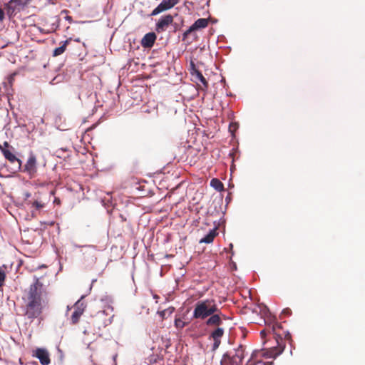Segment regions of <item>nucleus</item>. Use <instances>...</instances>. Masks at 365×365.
<instances>
[{
	"instance_id": "nucleus-1",
	"label": "nucleus",
	"mask_w": 365,
	"mask_h": 365,
	"mask_svg": "<svg viewBox=\"0 0 365 365\" xmlns=\"http://www.w3.org/2000/svg\"><path fill=\"white\" fill-rule=\"evenodd\" d=\"M22 300L25 307V315L31 319L38 317L48 305L46 292L43 289V283L37 277H34V282L24 290Z\"/></svg>"
},
{
	"instance_id": "nucleus-2",
	"label": "nucleus",
	"mask_w": 365,
	"mask_h": 365,
	"mask_svg": "<svg viewBox=\"0 0 365 365\" xmlns=\"http://www.w3.org/2000/svg\"><path fill=\"white\" fill-rule=\"evenodd\" d=\"M101 301L104 308L103 310L98 312L94 317V322L96 324L98 329L106 327L110 324L114 317L113 314V307L112 306V299L108 297H106L105 298H102Z\"/></svg>"
},
{
	"instance_id": "nucleus-3",
	"label": "nucleus",
	"mask_w": 365,
	"mask_h": 365,
	"mask_svg": "<svg viewBox=\"0 0 365 365\" xmlns=\"http://www.w3.org/2000/svg\"><path fill=\"white\" fill-rule=\"evenodd\" d=\"M219 312L214 299H206L197 302L193 311V318L205 319L207 317Z\"/></svg>"
},
{
	"instance_id": "nucleus-4",
	"label": "nucleus",
	"mask_w": 365,
	"mask_h": 365,
	"mask_svg": "<svg viewBox=\"0 0 365 365\" xmlns=\"http://www.w3.org/2000/svg\"><path fill=\"white\" fill-rule=\"evenodd\" d=\"M245 349L243 346H239L234 350V354L232 352L226 353L223 355L221 360L222 365H241L244 359Z\"/></svg>"
},
{
	"instance_id": "nucleus-5",
	"label": "nucleus",
	"mask_w": 365,
	"mask_h": 365,
	"mask_svg": "<svg viewBox=\"0 0 365 365\" xmlns=\"http://www.w3.org/2000/svg\"><path fill=\"white\" fill-rule=\"evenodd\" d=\"M26 0H10L5 4V9L9 17L14 16L26 4Z\"/></svg>"
},
{
	"instance_id": "nucleus-6",
	"label": "nucleus",
	"mask_w": 365,
	"mask_h": 365,
	"mask_svg": "<svg viewBox=\"0 0 365 365\" xmlns=\"http://www.w3.org/2000/svg\"><path fill=\"white\" fill-rule=\"evenodd\" d=\"M180 0H162L158 6L155 8L151 16H156L163 11H168L179 3Z\"/></svg>"
},
{
	"instance_id": "nucleus-7",
	"label": "nucleus",
	"mask_w": 365,
	"mask_h": 365,
	"mask_svg": "<svg viewBox=\"0 0 365 365\" xmlns=\"http://www.w3.org/2000/svg\"><path fill=\"white\" fill-rule=\"evenodd\" d=\"M208 19L201 18L198 19L197 21L194 22V24L189 27L187 30H186L182 34V39L185 40L189 34L192 32L206 28L208 26Z\"/></svg>"
},
{
	"instance_id": "nucleus-8",
	"label": "nucleus",
	"mask_w": 365,
	"mask_h": 365,
	"mask_svg": "<svg viewBox=\"0 0 365 365\" xmlns=\"http://www.w3.org/2000/svg\"><path fill=\"white\" fill-rule=\"evenodd\" d=\"M279 340L282 341V339L281 337L276 338L277 346L271 348L269 350L263 351L262 354V356L264 358L275 359L277 356L281 354L284 351V346L280 344Z\"/></svg>"
},
{
	"instance_id": "nucleus-9",
	"label": "nucleus",
	"mask_w": 365,
	"mask_h": 365,
	"mask_svg": "<svg viewBox=\"0 0 365 365\" xmlns=\"http://www.w3.org/2000/svg\"><path fill=\"white\" fill-rule=\"evenodd\" d=\"M23 171L26 173H27L29 177L31 178H33L37 171V167H36V156L31 153L25 165Z\"/></svg>"
},
{
	"instance_id": "nucleus-10",
	"label": "nucleus",
	"mask_w": 365,
	"mask_h": 365,
	"mask_svg": "<svg viewBox=\"0 0 365 365\" xmlns=\"http://www.w3.org/2000/svg\"><path fill=\"white\" fill-rule=\"evenodd\" d=\"M1 151L5 158L14 165V170L15 171L20 170L22 163L21 160L17 158L16 155L8 149L1 148Z\"/></svg>"
},
{
	"instance_id": "nucleus-11",
	"label": "nucleus",
	"mask_w": 365,
	"mask_h": 365,
	"mask_svg": "<svg viewBox=\"0 0 365 365\" xmlns=\"http://www.w3.org/2000/svg\"><path fill=\"white\" fill-rule=\"evenodd\" d=\"M173 21V17L170 14L162 16L156 24V31L158 33L166 31L168 26Z\"/></svg>"
},
{
	"instance_id": "nucleus-12",
	"label": "nucleus",
	"mask_w": 365,
	"mask_h": 365,
	"mask_svg": "<svg viewBox=\"0 0 365 365\" xmlns=\"http://www.w3.org/2000/svg\"><path fill=\"white\" fill-rule=\"evenodd\" d=\"M86 306L83 302H81V299L78 300L75 304V310L71 316V322L72 324H76L81 316L83 314L84 312Z\"/></svg>"
},
{
	"instance_id": "nucleus-13",
	"label": "nucleus",
	"mask_w": 365,
	"mask_h": 365,
	"mask_svg": "<svg viewBox=\"0 0 365 365\" xmlns=\"http://www.w3.org/2000/svg\"><path fill=\"white\" fill-rule=\"evenodd\" d=\"M34 356L38 359L42 365H48L51 362L49 354L45 349H37Z\"/></svg>"
},
{
	"instance_id": "nucleus-14",
	"label": "nucleus",
	"mask_w": 365,
	"mask_h": 365,
	"mask_svg": "<svg viewBox=\"0 0 365 365\" xmlns=\"http://www.w3.org/2000/svg\"><path fill=\"white\" fill-rule=\"evenodd\" d=\"M156 35L153 32L146 34L141 40V46L143 48H151L155 43L156 40Z\"/></svg>"
},
{
	"instance_id": "nucleus-15",
	"label": "nucleus",
	"mask_w": 365,
	"mask_h": 365,
	"mask_svg": "<svg viewBox=\"0 0 365 365\" xmlns=\"http://www.w3.org/2000/svg\"><path fill=\"white\" fill-rule=\"evenodd\" d=\"M221 312L219 311L212 315L209 316L210 317L206 321V324L209 327L210 326H220L222 324V320L221 318Z\"/></svg>"
},
{
	"instance_id": "nucleus-16",
	"label": "nucleus",
	"mask_w": 365,
	"mask_h": 365,
	"mask_svg": "<svg viewBox=\"0 0 365 365\" xmlns=\"http://www.w3.org/2000/svg\"><path fill=\"white\" fill-rule=\"evenodd\" d=\"M217 235L216 229L210 230V232L200 240V243H211L213 242V240Z\"/></svg>"
},
{
	"instance_id": "nucleus-17",
	"label": "nucleus",
	"mask_w": 365,
	"mask_h": 365,
	"mask_svg": "<svg viewBox=\"0 0 365 365\" xmlns=\"http://www.w3.org/2000/svg\"><path fill=\"white\" fill-rule=\"evenodd\" d=\"M192 75L195 78L196 80L199 81L204 86L205 88H207L208 83L206 81L205 78L199 71L196 69H193V71L191 73Z\"/></svg>"
},
{
	"instance_id": "nucleus-18",
	"label": "nucleus",
	"mask_w": 365,
	"mask_h": 365,
	"mask_svg": "<svg viewBox=\"0 0 365 365\" xmlns=\"http://www.w3.org/2000/svg\"><path fill=\"white\" fill-rule=\"evenodd\" d=\"M71 41V38L67 39L62 42V45L53 50V56H58L61 55L66 48L67 45L68 44L69 41Z\"/></svg>"
},
{
	"instance_id": "nucleus-19",
	"label": "nucleus",
	"mask_w": 365,
	"mask_h": 365,
	"mask_svg": "<svg viewBox=\"0 0 365 365\" xmlns=\"http://www.w3.org/2000/svg\"><path fill=\"white\" fill-rule=\"evenodd\" d=\"M175 311L174 307H170L168 309H165L162 311H158V314L161 317V319L163 320L170 317Z\"/></svg>"
},
{
	"instance_id": "nucleus-20",
	"label": "nucleus",
	"mask_w": 365,
	"mask_h": 365,
	"mask_svg": "<svg viewBox=\"0 0 365 365\" xmlns=\"http://www.w3.org/2000/svg\"><path fill=\"white\" fill-rule=\"evenodd\" d=\"M224 334V329L220 327H217L215 330H214L211 334V337L213 339H219L220 340L222 336Z\"/></svg>"
},
{
	"instance_id": "nucleus-21",
	"label": "nucleus",
	"mask_w": 365,
	"mask_h": 365,
	"mask_svg": "<svg viewBox=\"0 0 365 365\" xmlns=\"http://www.w3.org/2000/svg\"><path fill=\"white\" fill-rule=\"evenodd\" d=\"M210 185L217 191H220L223 188V184L217 178H213L211 180Z\"/></svg>"
},
{
	"instance_id": "nucleus-22",
	"label": "nucleus",
	"mask_w": 365,
	"mask_h": 365,
	"mask_svg": "<svg viewBox=\"0 0 365 365\" xmlns=\"http://www.w3.org/2000/svg\"><path fill=\"white\" fill-rule=\"evenodd\" d=\"M31 207H34L36 210H40L45 207V204L41 201L34 200L31 202Z\"/></svg>"
},
{
	"instance_id": "nucleus-23",
	"label": "nucleus",
	"mask_w": 365,
	"mask_h": 365,
	"mask_svg": "<svg viewBox=\"0 0 365 365\" xmlns=\"http://www.w3.org/2000/svg\"><path fill=\"white\" fill-rule=\"evenodd\" d=\"M186 326V323L180 319H175V327L178 329H182Z\"/></svg>"
},
{
	"instance_id": "nucleus-24",
	"label": "nucleus",
	"mask_w": 365,
	"mask_h": 365,
	"mask_svg": "<svg viewBox=\"0 0 365 365\" xmlns=\"http://www.w3.org/2000/svg\"><path fill=\"white\" fill-rule=\"evenodd\" d=\"M6 274L4 271L0 267V287L4 284Z\"/></svg>"
},
{
	"instance_id": "nucleus-25",
	"label": "nucleus",
	"mask_w": 365,
	"mask_h": 365,
	"mask_svg": "<svg viewBox=\"0 0 365 365\" xmlns=\"http://www.w3.org/2000/svg\"><path fill=\"white\" fill-rule=\"evenodd\" d=\"M213 340H214V343H213V346H212V349L215 350L219 347L221 341L219 339H213Z\"/></svg>"
},
{
	"instance_id": "nucleus-26",
	"label": "nucleus",
	"mask_w": 365,
	"mask_h": 365,
	"mask_svg": "<svg viewBox=\"0 0 365 365\" xmlns=\"http://www.w3.org/2000/svg\"><path fill=\"white\" fill-rule=\"evenodd\" d=\"M4 19V11L0 8V21H2Z\"/></svg>"
},
{
	"instance_id": "nucleus-27",
	"label": "nucleus",
	"mask_w": 365,
	"mask_h": 365,
	"mask_svg": "<svg viewBox=\"0 0 365 365\" xmlns=\"http://www.w3.org/2000/svg\"><path fill=\"white\" fill-rule=\"evenodd\" d=\"M290 310L289 309H284L282 311V314H290Z\"/></svg>"
},
{
	"instance_id": "nucleus-28",
	"label": "nucleus",
	"mask_w": 365,
	"mask_h": 365,
	"mask_svg": "<svg viewBox=\"0 0 365 365\" xmlns=\"http://www.w3.org/2000/svg\"><path fill=\"white\" fill-rule=\"evenodd\" d=\"M256 365H266V363L262 361H258L256 364Z\"/></svg>"
},
{
	"instance_id": "nucleus-29",
	"label": "nucleus",
	"mask_w": 365,
	"mask_h": 365,
	"mask_svg": "<svg viewBox=\"0 0 365 365\" xmlns=\"http://www.w3.org/2000/svg\"><path fill=\"white\" fill-rule=\"evenodd\" d=\"M153 298L155 299V302H156V303H157V302H158V299H159V297H158L157 294H154L153 295Z\"/></svg>"
},
{
	"instance_id": "nucleus-30",
	"label": "nucleus",
	"mask_w": 365,
	"mask_h": 365,
	"mask_svg": "<svg viewBox=\"0 0 365 365\" xmlns=\"http://www.w3.org/2000/svg\"><path fill=\"white\" fill-rule=\"evenodd\" d=\"M260 334L264 337L265 336V334H266V332H265L264 330H262V331H260Z\"/></svg>"
},
{
	"instance_id": "nucleus-31",
	"label": "nucleus",
	"mask_w": 365,
	"mask_h": 365,
	"mask_svg": "<svg viewBox=\"0 0 365 365\" xmlns=\"http://www.w3.org/2000/svg\"><path fill=\"white\" fill-rule=\"evenodd\" d=\"M54 202L57 203V204H59L60 203V200L58 199H55Z\"/></svg>"
},
{
	"instance_id": "nucleus-32",
	"label": "nucleus",
	"mask_w": 365,
	"mask_h": 365,
	"mask_svg": "<svg viewBox=\"0 0 365 365\" xmlns=\"http://www.w3.org/2000/svg\"><path fill=\"white\" fill-rule=\"evenodd\" d=\"M247 365H253L252 362L249 361L248 363H247Z\"/></svg>"
},
{
	"instance_id": "nucleus-33",
	"label": "nucleus",
	"mask_w": 365,
	"mask_h": 365,
	"mask_svg": "<svg viewBox=\"0 0 365 365\" xmlns=\"http://www.w3.org/2000/svg\"><path fill=\"white\" fill-rule=\"evenodd\" d=\"M4 145H5L6 147H8V146H9L8 143H7V142H5V143H4Z\"/></svg>"
},
{
	"instance_id": "nucleus-34",
	"label": "nucleus",
	"mask_w": 365,
	"mask_h": 365,
	"mask_svg": "<svg viewBox=\"0 0 365 365\" xmlns=\"http://www.w3.org/2000/svg\"><path fill=\"white\" fill-rule=\"evenodd\" d=\"M30 196V194L27 193L26 197H29Z\"/></svg>"
},
{
	"instance_id": "nucleus-35",
	"label": "nucleus",
	"mask_w": 365,
	"mask_h": 365,
	"mask_svg": "<svg viewBox=\"0 0 365 365\" xmlns=\"http://www.w3.org/2000/svg\"><path fill=\"white\" fill-rule=\"evenodd\" d=\"M71 19V18L70 16H68V17H67V20H69V19Z\"/></svg>"
}]
</instances>
